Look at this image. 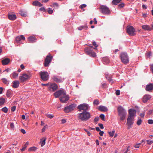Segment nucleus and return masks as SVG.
<instances>
[{"instance_id":"obj_1","label":"nucleus","mask_w":153,"mask_h":153,"mask_svg":"<svg viewBox=\"0 0 153 153\" xmlns=\"http://www.w3.org/2000/svg\"><path fill=\"white\" fill-rule=\"evenodd\" d=\"M90 116V114L88 112L85 111L79 113L78 117L82 121H86L89 119Z\"/></svg>"},{"instance_id":"obj_2","label":"nucleus","mask_w":153,"mask_h":153,"mask_svg":"<svg viewBox=\"0 0 153 153\" xmlns=\"http://www.w3.org/2000/svg\"><path fill=\"white\" fill-rule=\"evenodd\" d=\"M118 115L120 117V120H123L125 118L127 114L126 111L121 106L118 107L117 108Z\"/></svg>"},{"instance_id":"obj_3","label":"nucleus","mask_w":153,"mask_h":153,"mask_svg":"<svg viewBox=\"0 0 153 153\" xmlns=\"http://www.w3.org/2000/svg\"><path fill=\"white\" fill-rule=\"evenodd\" d=\"M120 57L122 62L124 64H127L129 62V58L127 53L123 52L120 54Z\"/></svg>"},{"instance_id":"obj_4","label":"nucleus","mask_w":153,"mask_h":153,"mask_svg":"<svg viewBox=\"0 0 153 153\" xmlns=\"http://www.w3.org/2000/svg\"><path fill=\"white\" fill-rule=\"evenodd\" d=\"M77 108L80 111H81L82 110L86 111L89 110L90 107L88 104L83 103L79 105Z\"/></svg>"},{"instance_id":"obj_5","label":"nucleus","mask_w":153,"mask_h":153,"mask_svg":"<svg viewBox=\"0 0 153 153\" xmlns=\"http://www.w3.org/2000/svg\"><path fill=\"white\" fill-rule=\"evenodd\" d=\"M39 75L41 79L44 81H47L49 79V75L47 72L41 71L40 72Z\"/></svg>"},{"instance_id":"obj_6","label":"nucleus","mask_w":153,"mask_h":153,"mask_svg":"<svg viewBox=\"0 0 153 153\" xmlns=\"http://www.w3.org/2000/svg\"><path fill=\"white\" fill-rule=\"evenodd\" d=\"M126 31L130 36H134L135 34V30L132 26H129L127 27Z\"/></svg>"},{"instance_id":"obj_7","label":"nucleus","mask_w":153,"mask_h":153,"mask_svg":"<svg viewBox=\"0 0 153 153\" xmlns=\"http://www.w3.org/2000/svg\"><path fill=\"white\" fill-rule=\"evenodd\" d=\"M31 76L30 74H28L25 73H24L19 76V78L21 82H23L29 79Z\"/></svg>"},{"instance_id":"obj_8","label":"nucleus","mask_w":153,"mask_h":153,"mask_svg":"<svg viewBox=\"0 0 153 153\" xmlns=\"http://www.w3.org/2000/svg\"><path fill=\"white\" fill-rule=\"evenodd\" d=\"M100 9L101 10V13L104 14L108 15L110 13V11L108 7L105 6H101Z\"/></svg>"},{"instance_id":"obj_9","label":"nucleus","mask_w":153,"mask_h":153,"mask_svg":"<svg viewBox=\"0 0 153 153\" xmlns=\"http://www.w3.org/2000/svg\"><path fill=\"white\" fill-rule=\"evenodd\" d=\"M76 104L73 103L66 107L64 109V111L65 112L69 113V112L73 110L76 107Z\"/></svg>"},{"instance_id":"obj_10","label":"nucleus","mask_w":153,"mask_h":153,"mask_svg":"<svg viewBox=\"0 0 153 153\" xmlns=\"http://www.w3.org/2000/svg\"><path fill=\"white\" fill-rule=\"evenodd\" d=\"M134 118L128 117L127 119L126 125L128 126L127 128L130 129L132 127V125L134 123Z\"/></svg>"},{"instance_id":"obj_11","label":"nucleus","mask_w":153,"mask_h":153,"mask_svg":"<svg viewBox=\"0 0 153 153\" xmlns=\"http://www.w3.org/2000/svg\"><path fill=\"white\" fill-rule=\"evenodd\" d=\"M65 92L64 90H60L56 92L54 94V96L56 98L59 97L60 98L65 94Z\"/></svg>"},{"instance_id":"obj_12","label":"nucleus","mask_w":153,"mask_h":153,"mask_svg":"<svg viewBox=\"0 0 153 153\" xmlns=\"http://www.w3.org/2000/svg\"><path fill=\"white\" fill-rule=\"evenodd\" d=\"M60 101L63 103L65 102L68 100L69 97L66 94V92H65V94L61 96L59 98Z\"/></svg>"},{"instance_id":"obj_13","label":"nucleus","mask_w":153,"mask_h":153,"mask_svg":"<svg viewBox=\"0 0 153 153\" xmlns=\"http://www.w3.org/2000/svg\"><path fill=\"white\" fill-rule=\"evenodd\" d=\"M52 59V57L49 56L48 55L45 59L44 65L45 66L47 67L49 65L50 63L51 62Z\"/></svg>"},{"instance_id":"obj_14","label":"nucleus","mask_w":153,"mask_h":153,"mask_svg":"<svg viewBox=\"0 0 153 153\" xmlns=\"http://www.w3.org/2000/svg\"><path fill=\"white\" fill-rule=\"evenodd\" d=\"M129 116L128 117L134 118L136 113V111L134 109H130L129 110Z\"/></svg>"},{"instance_id":"obj_15","label":"nucleus","mask_w":153,"mask_h":153,"mask_svg":"<svg viewBox=\"0 0 153 153\" xmlns=\"http://www.w3.org/2000/svg\"><path fill=\"white\" fill-rule=\"evenodd\" d=\"M49 90L53 91H56L58 88L57 85L55 83H50L49 86L48 87Z\"/></svg>"},{"instance_id":"obj_16","label":"nucleus","mask_w":153,"mask_h":153,"mask_svg":"<svg viewBox=\"0 0 153 153\" xmlns=\"http://www.w3.org/2000/svg\"><path fill=\"white\" fill-rule=\"evenodd\" d=\"M151 98V96L149 94L145 95L143 97V101L144 103L146 102Z\"/></svg>"},{"instance_id":"obj_17","label":"nucleus","mask_w":153,"mask_h":153,"mask_svg":"<svg viewBox=\"0 0 153 153\" xmlns=\"http://www.w3.org/2000/svg\"><path fill=\"white\" fill-rule=\"evenodd\" d=\"M153 89V84L150 83L148 84L146 86V91H150Z\"/></svg>"},{"instance_id":"obj_18","label":"nucleus","mask_w":153,"mask_h":153,"mask_svg":"<svg viewBox=\"0 0 153 153\" xmlns=\"http://www.w3.org/2000/svg\"><path fill=\"white\" fill-rule=\"evenodd\" d=\"M142 28L145 30L150 31L152 30V28L147 25H143L142 26Z\"/></svg>"},{"instance_id":"obj_19","label":"nucleus","mask_w":153,"mask_h":153,"mask_svg":"<svg viewBox=\"0 0 153 153\" xmlns=\"http://www.w3.org/2000/svg\"><path fill=\"white\" fill-rule=\"evenodd\" d=\"M1 62L3 65H7L10 62V59L8 58H6L2 60Z\"/></svg>"},{"instance_id":"obj_20","label":"nucleus","mask_w":153,"mask_h":153,"mask_svg":"<svg viewBox=\"0 0 153 153\" xmlns=\"http://www.w3.org/2000/svg\"><path fill=\"white\" fill-rule=\"evenodd\" d=\"M12 84V87L14 88H16L19 87V82L18 81H14L13 82Z\"/></svg>"},{"instance_id":"obj_21","label":"nucleus","mask_w":153,"mask_h":153,"mask_svg":"<svg viewBox=\"0 0 153 153\" xmlns=\"http://www.w3.org/2000/svg\"><path fill=\"white\" fill-rule=\"evenodd\" d=\"M22 39L25 40V38L24 36L22 35L20 36H18L16 37V38L15 40L16 42H19Z\"/></svg>"},{"instance_id":"obj_22","label":"nucleus","mask_w":153,"mask_h":153,"mask_svg":"<svg viewBox=\"0 0 153 153\" xmlns=\"http://www.w3.org/2000/svg\"><path fill=\"white\" fill-rule=\"evenodd\" d=\"M8 19L11 20H14L16 19V16L15 14H8Z\"/></svg>"},{"instance_id":"obj_23","label":"nucleus","mask_w":153,"mask_h":153,"mask_svg":"<svg viewBox=\"0 0 153 153\" xmlns=\"http://www.w3.org/2000/svg\"><path fill=\"white\" fill-rule=\"evenodd\" d=\"M36 38L33 36H30L28 38V40L30 42L33 43L36 41Z\"/></svg>"},{"instance_id":"obj_24","label":"nucleus","mask_w":153,"mask_h":153,"mask_svg":"<svg viewBox=\"0 0 153 153\" xmlns=\"http://www.w3.org/2000/svg\"><path fill=\"white\" fill-rule=\"evenodd\" d=\"M98 109L100 111L105 112L107 111L108 110L106 107L102 105L99 106L98 107Z\"/></svg>"},{"instance_id":"obj_25","label":"nucleus","mask_w":153,"mask_h":153,"mask_svg":"<svg viewBox=\"0 0 153 153\" xmlns=\"http://www.w3.org/2000/svg\"><path fill=\"white\" fill-rule=\"evenodd\" d=\"M53 80L56 82H62L61 79L59 77L56 76H54L53 78Z\"/></svg>"},{"instance_id":"obj_26","label":"nucleus","mask_w":153,"mask_h":153,"mask_svg":"<svg viewBox=\"0 0 153 153\" xmlns=\"http://www.w3.org/2000/svg\"><path fill=\"white\" fill-rule=\"evenodd\" d=\"M102 61L104 64H107L110 62L109 58L107 57H104L102 58Z\"/></svg>"},{"instance_id":"obj_27","label":"nucleus","mask_w":153,"mask_h":153,"mask_svg":"<svg viewBox=\"0 0 153 153\" xmlns=\"http://www.w3.org/2000/svg\"><path fill=\"white\" fill-rule=\"evenodd\" d=\"M33 5L34 6H38L39 7L42 6V4L39 1H35L33 3Z\"/></svg>"},{"instance_id":"obj_28","label":"nucleus","mask_w":153,"mask_h":153,"mask_svg":"<svg viewBox=\"0 0 153 153\" xmlns=\"http://www.w3.org/2000/svg\"><path fill=\"white\" fill-rule=\"evenodd\" d=\"M46 140V138L44 137L42 139H41L40 141V143L42 147L44 146L45 143V141Z\"/></svg>"},{"instance_id":"obj_29","label":"nucleus","mask_w":153,"mask_h":153,"mask_svg":"<svg viewBox=\"0 0 153 153\" xmlns=\"http://www.w3.org/2000/svg\"><path fill=\"white\" fill-rule=\"evenodd\" d=\"M12 91L10 89H8L7 90L6 93V96L7 97H10L12 96Z\"/></svg>"},{"instance_id":"obj_30","label":"nucleus","mask_w":153,"mask_h":153,"mask_svg":"<svg viewBox=\"0 0 153 153\" xmlns=\"http://www.w3.org/2000/svg\"><path fill=\"white\" fill-rule=\"evenodd\" d=\"M85 52L88 55H90L93 51L90 48H87L85 49Z\"/></svg>"},{"instance_id":"obj_31","label":"nucleus","mask_w":153,"mask_h":153,"mask_svg":"<svg viewBox=\"0 0 153 153\" xmlns=\"http://www.w3.org/2000/svg\"><path fill=\"white\" fill-rule=\"evenodd\" d=\"M5 102V98L2 97L0 98V106L3 105Z\"/></svg>"},{"instance_id":"obj_32","label":"nucleus","mask_w":153,"mask_h":153,"mask_svg":"<svg viewBox=\"0 0 153 153\" xmlns=\"http://www.w3.org/2000/svg\"><path fill=\"white\" fill-rule=\"evenodd\" d=\"M13 77L14 79H16L17 78L18 73L16 72H13L12 74Z\"/></svg>"},{"instance_id":"obj_33","label":"nucleus","mask_w":153,"mask_h":153,"mask_svg":"<svg viewBox=\"0 0 153 153\" xmlns=\"http://www.w3.org/2000/svg\"><path fill=\"white\" fill-rule=\"evenodd\" d=\"M105 77L110 82H111L112 81V79L111 76L108 74H106L105 75Z\"/></svg>"},{"instance_id":"obj_34","label":"nucleus","mask_w":153,"mask_h":153,"mask_svg":"<svg viewBox=\"0 0 153 153\" xmlns=\"http://www.w3.org/2000/svg\"><path fill=\"white\" fill-rule=\"evenodd\" d=\"M122 0H113L112 2L113 4L114 5H117Z\"/></svg>"},{"instance_id":"obj_35","label":"nucleus","mask_w":153,"mask_h":153,"mask_svg":"<svg viewBox=\"0 0 153 153\" xmlns=\"http://www.w3.org/2000/svg\"><path fill=\"white\" fill-rule=\"evenodd\" d=\"M3 83L5 84L8 85L9 84L8 81L7 80V79L5 78H3L2 79H1Z\"/></svg>"},{"instance_id":"obj_36","label":"nucleus","mask_w":153,"mask_h":153,"mask_svg":"<svg viewBox=\"0 0 153 153\" xmlns=\"http://www.w3.org/2000/svg\"><path fill=\"white\" fill-rule=\"evenodd\" d=\"M20 14L21 16H27L26 13L22 10L20 11Z\"/></svg>"},{"instance_id":"obj_37","label":"nucleus","mask_w":153,"mask_h":153,"mask_svg":"<svg viewBox=\"0 0 153 153\" xmlns=\"http://www.w3.org/2000/svg\"><path fill=\"white\" fill-rule=\"evenodd\" d=\"M37 149V148L35 147H32L29 148L28 149L29 151H35Z\"/></svg>"},{"instance_id":"obj_38","label":"nucleus","mask_w":153,"mask_h":153,"mask_svg":"<svg viewBox=\"0 0 153 153\" xmlns=\"http://www.w3.org/2000/svg\"><path fill=\"white\" fill-rule=\"evenodd\" d=\"M1 110L2 111L5 113H7L8 110V109L6 107H4L1 109Z\"/></svg>"},{"instance_id":"obj_39","label":"nucleus","mask_w":153,"mask_h":153,"mask_svg":"<svg viewBox=\"0 0 153 153\" xmlns=\"http://www.w3.org/2000/svg\"><path fill=\"white\" fill-rule=\"evenodd\" d=\"M142 122V120L138 118L137 123V124L139 126L141 124Z\"/></svg>"},{"instance_id":"obj_40","label":"nucleus","mask_w":153,"mask_h":153,"mask_svg":"<svg viewBox=\"0 0 153 153\" xmlns=\"http://www.w3.org/2000/svg\"><path fill=\"white\" fill-rule=\"evenodd\" d=\"M115 131L114 130H113L112 131H110L108 132V133L109 134L110 136L112 137L114 135V134L115 133Z\"/></svg>"},{"instance_id":"obj_41","label":"nucleus","mask_w":153,"mask_h":153,"mask_svg":"<svg viewBox=\"0 0 153 153\" xmlns=\"http://www.w3.org/2000/svg\"><path fill=\"white\" fill-rule=\"evenodd\" d=\"M99 101L98 100H95L93 102V104L94 105H97L99 104Z\"/></svg>"},{"instance_id":"obj_42","label":"nucleus","mask_w":153,"mask_h":153,"mask_svg":"<svg viewBox=\"0 0 153 153\" xmlns=\"http://www.w3.org/2000/svg\"><path fill=\"white\" fill-rule=\"evenodd\" d=\"M152 55V53L151 51L149 52L146 54V56L148 58H150V56Z\"/></svg>"},{"instance_id":"obj_43","label":"nucleus","mask_w":153,"mask_h":153,"mask_svg":"<svg viewBox=\"0 0 153 153\" xmlns=\"http://www.w3.org/2000/svg\"><path fill=\"white\" fill-rule=\"evenodd\" d=\"M124 6V3H121L119 4L118 5V8H121L123 7Z\"/></svg>"},{"instance_id":"obj_44","label":"nucleus","mask_w":153,"mask_h":153,"mask_svg":"<svg viewBox=\"0 0 153 153\" xmlns=\"http://www.w3.org/2000/svg\"><path fill=\"white\" fill-rule=\"evenodd\" d=\"M53 12V10L52 8H49L48 10V12L50 14H51Z\"/></svg>"},{"instance_id":"obj_45","label":"nucleus","mask_w":153,"mask_h":153,"mask_svg":"<svg viewBox=\"0 0 153 153\" xmlns=\"http://www.w3.org/2000/svg\"><path fill=\"white\" fill-rule=\"evenodd\" d=\"M102 86L103 88H106L107 87V85L106 83H102Z\"/></svg>"},{"instance_id":"obj_46","label":"nucleus","mask_w":153,"mask_h":153,"mask_svg":"<svg viewBox=\"0 0 153 153\" xmlns=\"http://www.w3.org/2000/svg\"><path fill=\"white\" fill-rule=\"evenodd\" d=\"M46 115L50 119L52 118L53 117V115H52L51 114H46Z\"/></svg>"},{"instance_id":"obj_47","label":"nucleus","mask_w":153,"mask_h":153,"mask_svg":"<svg viewBox=\"0 0 153 153\" xmlns=\"http://www.w3.org/2000/svg\"><path fill=\"white\" fill-rule=\"evenodd\" d=\"M100 117L103 120H105V115L104 114H101L100 115Z\"/></svg>"},{"instance_id":"obj_48","label":"nucleus","mask_w":153,"mask_h":153,"mask_svg":"<svg viewBox=\"0 0 153 153\" xmlns=\"http://www.w3.org/2000/svg\"><path fill=\"white\" fill-rule=\"evenodd\" d=\"M86 6V5L85 4H83L80 5L79 7L82 9L85 8Z\"/></svg>"},{"instance_id":"obj_49","label":"nucleus","mask_w":153,"mask_h":153,"mask_svg":"<svg viewBox=\"0 0 153 153\" xmlns=\"http://www.w3.org/2000/svg\"><path fill=\"white\" fill-rule=\"evenodd\" d=\"M146 141L147 142V144H149V145H151L153 143V140H146Z\"/></svg>"},{"instance_id":"obj_50","label":"nucleus","mask_w":153,"mask_h":153,"mask_svg":"<svg viewBox=\"0 0 153 153\" xmlns=\"http://www.w3.org/2000/svg\"><path fill=\"white\" fill-rule=\"evenodd\" d=\"M85 27H86V26H80V27H78V28L79 30H82L83 28H84Z\"/></svg>"},{"instance_id":"obj_51","label":"nucleus","mask_w":153,"mask_h":153,"mask_svg":"<svg viewBox=\"0 0 153 153\" xmlns=\"http://www.w3.org/2000/svg\"><path fill=\"white\" fill-rule=\"evenodd\" d=\"M141 144V143H139L135 145L134 146V147L135 148H139L140 147V145Z\"/></svg>"},{"instance_id":"obj_52","label":"nucleus","mask_w":153,"mask_h":153,"mask_svg":"<svg viewBox=\"0 0 153 153\" xmlns=\"http://www.w3.org/2000/svg\"><path fill=\"white\" fill-rule=\"evenodd\" d=\"M148 123L149 124H153V120L149 119L148 120Z\"/></svg>"},{"instance_id":"obj_53","label":"nucleus","mask_w":153,"mask_h":153,"mask_svg":"<svg viewBox=\"0 0 153 153\" xmlns=\"http://www.w3.org/2000/svg\"><path fill=\"white\" fill-rule=\"evenodd\" d=\"M16 107L15 106H14L12 107L11 108V111H12L13 112L16 109Z\"/></svg>"},{"instance_id":"obj_54","label":"nucleus","mask_w":153,"mask_h":153,"mask_svg":"<svg viewBox=\"0 0 153 153\" xmlns=\"http://www.w3.org/2000/svg\"><path fill=\"white\" fill-rule=\"evenodd\" d=\"M10 127L13 129H14V123H11L10 124Z\"/></svg>"},{"instance_id":"obj_55","label":"nucleus","mask_w":153,"mask_h":153,"mask_svg":"<svg viewBox=\"0 0 153 153\" xmlns=\"http://www.w3.org/2000/svg\"><path fill=\"white\" fill-rule=\"evenodd\" d=\"M50 83H48L47 84H42V86H46L49 87Z\"/></svg>"},{"instance_id":"obj_56","label":"nucleus","mask_w":153,"mask_h":153,"mask_svg":"<svg viewBox=\"0 0 153 153\" xmlns=\"http://www.w3.org/2000/svg\"><path fill=\"white\" fill-rule=\"evenodd\" d=\"M90 56H92L93 57H94L96 56V55L95 53L92 51V53Z\"/></svg>"},{"instance_id":"obj_57","label":"nucleus","mask_w":153,"mask_h":153,"mask_svg":"<svg viewBox=\"0 0 153 153\" xmlns=\"http://www.w3.org/2000/svg\"><path fill=\"white\" fill-rule=\"evenodd\" d=\"M120 91L119 90H117L116 92V94L117 95H119L120 94Z\"/></svg>"},{"instance_id":"obj_58","label":"nucleus","mask_w":153,"mask_h":153,"mask_svg":"<svg viewBox=\"0 0 153 153\" xmlns=\"http://www.w3.org/2000/svg\"><path fill=\"white\" fill-rule=\"evenodd\" d=\"M93 45H94L95 48H97L98 46L97 45V44L96 42H95V41L93 42Z\"/></svg>"},{"instance_id":"obj_59","label":"nucleus","mask_w":153,"mask_h":153,"mask_svg":"<svg viewBox=\"0 0 153 153\" xmlns=\"http://www.w3.org/2000/svg\"><path fill=\"white\" fill-rule=\"evenodd\" d=\"M98 125L101 129H103V128L104 127H103V125L102 124L99 123L98 124Z\"/></svg>"},{"instance_id":"obj_60","label":"nucleus","mask_w":153,"mask_h":153,"mask_svg":"<svg viewBox=\"0 0 153 153\" xmlns=\"http://www.w3.org/2000/svg\"><path fill=\"white\" fill-rule=\"evenodd\" d=\"M85 131H86L87 132L88 136H91V134L89 131H88L86 129H85Z\"/></svg>"},{"instance_id":"obj_61","label":"nucleus","mask_w":153,"mask_h":153,"mask_svg":"<svg viewBox=\"0 0 153 153\" xmlns=\"http://www.w3.org/2000/svg\"><path fill=\"white\" fill-rule=\"evenodd\" d=\"M99 119V118L98 117H95L94 119V121L95 122H97Z\"/></svg>"},{"instance_id":"obj_62","label":"nucleus","mask_w":153,"mask_h":153,"mask_svg":"<svg viewBox=\"0 0 153 153\" xmlns=\"http://www.w3.org/2000/svg\"><path fill=\"white\" fill-rule=\"evenodd\" d=\"M150 68V70H151L152 73L153 74V65H151Z\"/></svg>"},{"instance_id":"obj_63","label":"nucleus","mask_w":153,"mask_h":153,"mask_svg":"<svg viewBox=\"0 0 153 153\" xmlns=\"http://www.w3.org/2000/svg\"><path fill=\"white\" fill-rule=\"evenodd\" d=\"M104 132L102 131H100L99 133V134L101 136H102L103 135Z\"/></svg>"},{"instance_id":"obj_64","label":"nucleus","mask_w":153,"mask_h":153,"mask_svg":"<svg viewBox=\"0 0 153 153\" xmlns=\"http://www.w3.org/2000/svg\"><path fill=\"white\" fill-rule=\"evenodd\" d=\"M21 131L23 134H25L26 133V131L24 129H22L21 130Z\"/></svg>"}]
</instances>
